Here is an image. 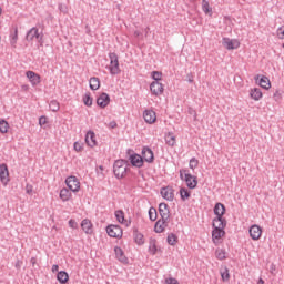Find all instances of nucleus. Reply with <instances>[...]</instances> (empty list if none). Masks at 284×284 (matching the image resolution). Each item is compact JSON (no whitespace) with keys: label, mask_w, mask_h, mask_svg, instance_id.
I'll return each mask as SVG.
<instances>
[{"label":"nucleus","mask_w":284,"mask_h":284,"mask_svg":"<svg viewBox=\"0 0 284 284\" xmlns=\"http://www.w3.org/2000/svg\"><path fill=\"white\" fill-rule=\"evenodd\" d=\"M180 179L185 181L186 187H189V190H195L196 185H199V180H196V176L187 173V170L185 169L180 170Z\"/></svg>","instance_id":"1"},{"label":"nucleus","mask_w":284,"mask_h":284,"mask_svg":"<svg viewBox=\"0 0 284 284\" xmlns=\"http://www.w3.org/2000/svg\"><path fill=\"white\" fill-rule=\"evenodd\" d=\"M128 172V164L124 160H116L113 164V173L116 179H123Z\"/></svg>","instance_id":"2"},{"label":"nucleus","mask_w":284,"mask_h":284,"mask_svg":"<svg viewBox=\"0 0 284 284\" xmlns=\"http://www.w3.org/2000/svg\"><path fill=\"white\" fill-rule=\"evenodd\" d=\"M227 222H213L212 239L219 241L222 236H225V227Z\"/></svg>","instance_id":"3"},{"label":"nucleus","mask_w":284,"mask_h":284,"mask_svg":"<svg viewBox=\"0 0 284 284\" xmlns=\"http://www.w3.org/2000/svg\"><path fill=\"white\" fill-rule=\"evenodd\" d=\"M109 59H110V65L106 68L110 71V74L112 75L120 74L121 68L119 67V55H116V53L114 52H110Z\"/></svg>","instance_id":"4"},{"label":"nucleus","mask_w":284,"mask_h":284,"mask_svg":"<svg viewBox=\"0 0 284 284\" xmlns=\"http://www.w3.org/2000/svg\"><path fill=\"white\" fill-rule=\"evenodd\" d=\"M213 212L216 216L215 219H213V222H215V223L227 222L223 217V214H225V205L223 203L217 202L213 209Z\"/></svg>","instance_id":"5"},{"label":"nucleus","mask_w":284,"mask_h":284,"mask_svg":"<svg viewBox=\"0 0 284 284\" xmlns=\"http://www.w3.org/2000/svg\"><path fill=\"white\" fill-rule=\"evenodd\" d=\"M65 185L71 192H79L81 190V182L74 175H70L65 179Z\"/></svg>","instance_id":"6"},{"label":"nucleus","mask_w":284,"mask_h":284,"mask_svg":"<svg viewBox=\"0 0 284 284\" xmlns=\"http://www.w3.org/2000/svg\"><path fill=\"white\" fill-rule=\"evenodd\" d=\"M106 233L111 239H121L123 236V229L119 225H109L106 226Z\"/></svg>","instance_id":"7"},{"label":"nucleus","mask_w":284,"mask_h":284,"mask_svg":"<svg viewBox=\"0 0 284 284\" xmlns=\"http://www.w3.org/2000/svg\"><path fill=\"white\" fill-rule=\"evenodd\" d=\"M0 182L2 185H8L10 183V171H8V164H0Z\"/></svg>","instance_id":"8"},{"label":"nucleus","mask_w":284,"mask_h":284,"mask_svg":"<svg viewBox=\"0 0 284 284\" xmlns=\"http://www.w3.org/2000/svg\"><path fill=\"white\" fill-rule=\"evenodd\" d=\"M141 154L143 163L144 161L146 163H154V151H152V149L149 146H143Z\"/></svg>","instance_id":"9"},{"label":"nucleus","mask_w":284,"mask_h":284,"mask_svg":"<svg viewBox=\"0 0 284 284\" xmlns=\"http://www.w3.org/2000/svg\"><path fill=\"white\" fill-rule=\"evenodd\" d=\"M223 45L226 50H239V48H241V42H239V40L223 38Z\"/></svg>","instance_id":"10"},{"label":"nucleus","mask_w":284,"mask_h":284,"mask_svg":"<svg viewBox=\"0 0 284 284\" xmlns=\"http://www.w3.org/2000/svg\"><path fill=\"white\" fill-rule=\"evenodd\" d=\"M159 214L163 221H170V206L165 202L159 204Z\"/></svg>","instance_id":"11"},{"label":"nucleus","mask_w":284,"mask_h":284,"mask_svg":"<svg viewBox=\"0 0 284 284\" xmlns=\"http://www.w3.org/2000/svg\"><path fill=\"white\" fill-rule=\"evenodd\" d=\"M169 223H170V220H163V217H161L160 220L156 221L154 225V232L156 234H163Z\"/></svg>","instance_id":"12"},{"label":"nucleus","mask_w":284,"mask_h":284,"mask_svg":"<svg viewBox=\"0 0 284 284\" xmlns=\"http://www.w3.org/2000/svg\"><path fill=\"white\" fill-rule=\"evenodd\" d=\"M97 105H99V108H108V105H110V95L105 92L101 93L98 98H97Z\"/></svg>","instance_id":"13"},{"label":"nucleus","mask_w":284,"mask_h":284,"mask_svg":"<svg viewBox=\"0 0 284 284\" xmlns=\"http://www.w3.org/2000/svg\"><path fill=\"white\" fill-rule=\"evenodd\" d=\"M248 233L253 241H258V239H261V234H263V230L261 226L254 224L250 227Z\"/></svg>","instance_id":"14"},{"label":"nucleus","mask_w":284,"mask_h":284,"mask_svg":"<svg viewBox=\"0 0 284 284\" xmlns=\"http://www.w3.org/2000/svg\"><path fill=\"white\" fill-rule=\"evenodd\" d=\"M27 41H34V39H38V41H41L43 39L41 34L39 33V29L33 27L31 28L26 36Z\"/></svg>","instance_id":"15"},{"label":"nucleus","mask_w":284,"mask_h":284,"mask_svg":"<svg viewBox=\"0 0 284 284\" xmlns=\"http://www.w3.org/2000/svg\"><path fill=\"white\" fill-rule=\"evenodd\" d=\"M129 161L133 168H143V158L138 153L131 154Z\"/></svg>","instance_id":"16"},{"label":"nucleus","mask_w":284,"mask_h":284,"mask_svg":"<svg viewBox=\"0 0 284 284\" xmlns=\"http://www.w3.org/2000/svg\"><path fill=\"white\" fill-rule=\"evenodd\" d=\"M160 194L165 201H174V189L170 186L162 187Z\"/></svg>","instance_id":"17"},{"label":"nucleus","mask_w":284,"mask_h":284,"mask_svg":"<svg viewBox=\"0 0 284 284\" xmlns=\"http://www.w3.org/2000/svg\"><path fill=\"white\" fill-rule=\"evenodd\" d=\"M143 119L145 123L152 125V123H155L156 121V112H154V110H145L143 112Z\"/></svg>","instance_id":"18"},{"label":"nucleus","mask_w":284,"mask_h":284,"mask_svg":"<svg viewBox=\"0 0 284 284\" xmlns=\"http://www.w3.org/2000/svg\"><path fill=\"white\" fill-rule=\"evenodd\" d=\"M150 90L154 97H160V94H163V84L161 82L153 81L150 84Z\"/></svg>","instance_id":"19"},{"label":"nucleus","mask_w":284,"mask_h":284,"mask_svg":"<svg viewBox=\"0 0 284 284\" xmlns=\"http://www.w3.org/2000/svg\"><path fill=\"white\" fill-rule=\"evenodd\" d=\"M26 74L32 85H39L41 83V75L34 71H27Z\"/></svg>","instance_id":"20"},{"label":"nucleus","mask_w":284,"mask_h":284,"mask_svg":"<svg viewBox=\"0 0 284 284\" xmlns=\"http://www.w3.org/2000/svg\"><path fill=\"white\" fill-rule=\"evenodd\" d=\"M85 143L89 145V148L97 146V134L94 131H88L85 134Z\"/></svg>","instance_id":"21"},{"label":"nucleus","mask_w":284,"mask_h":284,"mask_svg":"<svg viewBox=\"0 0 284 284\" xmlns=\"http://www.w3.org/2000/svg\"><path fill=\"white\" fill-rule=\"evenodd\" d=\"M114 253H115V257L118 258V261H120V263H124V264L128 263V257L125 256L123 248L115 246Z\"/></svg>","instance_id":"22"},{"label":"nucleus","mask_w":284,"mask_h":284,"mask_svg":"<svg viewBox=\"0 0 284 284\" xmlns=\"http://www.w3.org/2000/svg\"><path fill=\"white\" fill-rule=\"evenodd\" d=\"M250 97L253 101H261L263 99V91L260 88L251 89Z\"/></svg>","instance_id":"23"},{"label":"nucleus","mask_w":284,"mask_h":284,"mask_svg":"<svg viewBox=\"0 0 284 284\" xmlns=\"http://www.w3.org/2000/svg\"><path fill=\"white\" fill-rule=\"evenodd\" d=\"M115 219L119 223H122V225H125L126 227L130 225V222L125 220V213L122 210L115 211Z\"/></svg>","instance_id":"24"},{"label":"nucleus","mask_w":284,"mask_h":284,"mask_svg":"<svg viewBox=\"0 0 284 284\" xmlns=\"http://www.w3.org/2000/svg\"><path fill=\"white\" fill-rule=\"evenodd\" d=\"M81 227L85 234H92V222L89 219H84L81 222Z\"/></svg>","instance_id":"25"},{"label":"nucleus","mask_w":284,"mask_h":284,"mask_svg":"<svg viewBox=\"0 0 284 284\" xmlns=\"http://www.w3.org/2000/svg\"><path fill=\"white\" fill-rule=\"evenodd\" d=\"M89 87H90V90H93V91L99 90L101 88V80H99V78L97 77L90 78Z\"/></svg>","instance_id":"26"},{"label":"nucleus","mask_w":284,"mask_h":284,"mask_svg":"<svg viewBox=\"0 0 284 284\" xmlns=\"http://www.w3.org/2000/svg\"><path fill=\"white\" fill-rule=\"evenodd\" d=\"M258 84L261 88H263L264 90H270V88H272V83L270 82V78L263 75L260 81Z\"/></svg>","instance_id":"27"},{"label":"nucleus","mask_w":284,"mask_h":284,"mask_svg":"<svg viewBox=\"0 0 284 284\" xmlns=\"http://www.w3.org/2000/svg\"><path fill=\"white\" fill-rule=\"evenodd\" d=\"M57 280L59 281V283L65 284L68 283V281H70V276L68 275V272L60 271L58 272Z\"/></svg>","instance_id":"28"},{"label":"nucleus","mask_w":284,"mask_h":284,"mask_svg":"<svg viewBox=\"0 0 284 284\" xmlns=\"http://www.w3.org/2000/svg\"><path fill=\"white\" fill-rule=\"evenodd\" d=\"M165 143L166 145H170V148H174V145H176V136H174L173 133H168L165 135Z\"/></svg>","instance_id":"29"},{"label":"nucleus","mask_w":284,"mask_h":284,"mask_svg":"<svg viewBox=\"0 0 284 284\" xmlns=\"http://www.w3.org/2000/svg\"><path fill=\"white\" fill-rule=\"evenodd\" d=\"M71 196H72V192H70V190H68L65 187L60 190V199H61V201H63V202L70 201Z\"/></svg>","instance_id":"30"},{"label":"nucleus","mask_w":284,"mask_h":284,"mask_svg":"<svg viewBox=\"0 0 284 284\" xmlns=\"http://www.w3.org/2000/svg\"><path fill=\"white\" fill-rule=\"evenodd\" d=\"M166 243L169 245H176L179 243V237L174 233H170L166 237Z\"/></svg>","instance_id":"31"},{"label":"nucleus","mask_w":284,"mask_h":284,"mask_svg":"<svg viewBox=\"0 0 284 284\" xmlns=\"http://www.w3.org/2000/svg\"><path fill=\"white\" fill-rule=\"evenodd\" d=\"M8 130H10V124H8V121L0 120V132H1V134H8Z\"/></svg>","instance_id":"32"},{"label":"nucleus","mask_w":284,"mask_h":284,"mask_svg":"<svg viewBox=\"0 0 284 284\" xmlns=\"http://www.w3.org/2000/svg\"><path fill=\"white\" fill-rule=\"evenodd\" d=\"M19 40V29H14V33L11 36L10 44L12 48H17V41Z\"/></svg>","instance_id":"33"},{"label":"nucleus","mask_w":284,"mask_h":284,"mask_svg":"<svg viewBox=\"0 0 284 284\" xmlns=\"http://www.w3.org/2000/svg\"><path fill=\"white\" fill-rule=\"evenodd\" d=\"M92 95L90 94V92L85 93L83 97V103L84 105H87V108H92Z\"/></svg>","instance_id":"34"},{"label":"nucleus","mask_w":284,"mask_h":284,"mask_svg":"<svg viewBox=\"0 0 284 284\" xmlns=\"http://www.w3.org/2000/svg\"><path fill=\"white\" fill-rule=\"evenodd\" d=\"M180 196H181L182 201H187V199H190V191H187V189H185V187H181Z\"/></svg>","instance_id":"35"},{"label":"nucleus","mask_w":284,"mask_h":284,"mask_svg":"<svg viewBox=\"0 0 284 284\" xmlns=\"http://www.w3.org/2000/svg\"><path fill=\"white\" fill-rule=\"evenodd\" d=\"M149 252H150V254H152V256H154V254H156V240H151L149 242Z\"/></svg>","instance_id":"36"},{"label":"nucleus","mask_w":284,"mask_h":284,"mask_svg":"<svg viewBox=\"0 0 284 284\" xmlns=\"http://www.w3.org/2000/svg\"><path fill=\"white\" fill-rule=\"evenodd\" d=\"M225 250H223V248H217L216 251H215V256H216V258L219 260V261H225V258H226V256H225Z\"/></svg>","instance_id":"37"},{"label":"nucleus","mask_w":284,"mask_h":284,"mask_svg":"<svg viewBox=\"0 0 284 284\" xmlns=\"http://www.w3.org/2000/svg\"><path fill=\"white\" fill-rule=\"evenodd\" d=\"M202 10L205 14H210V12H212V8L210 7V2H207L206 0L202 1Z\"/></svg>","instance_id":"38"},{"label":"nucleus","mask_w":284,"mask_h":284,"mask_svg":"<svg viewBox=\"0 0 284 284\" xmlns=\"http://www.w3.org/2000/svg\"><path fill=\"white\" fill-rule=\"evenodd\" d=\"M49 108L51 110V112H59V102L57 100H52L49 104Z\"/></svg>","instance_id":"39"},{"label":"nucleus","mask_w":284,"mask_h":284,"mask_svg":"<svg viewBox=\"0 0 284 284\" xmlns=\"http://www.w3.org/2000/svg\"><path fill=\"white\" fill-rule=\"evenodd\" d=\"M134 241L138 245H143V243H145V241L143 240L142 233H135Z\"/></svg>","instance_id":"40"},{"label":"nucleus","mask_w":284,"mask_h":284,"mask_svg":"<svg viewBox=\"0 0 284 284\" xmlns=\"http://www.w3.org/2000/svg\"><path fill=\"white\" fill-rule=\"evenodd\" d=\"M189 166L191 170H196V168H199V160H196V158H192L189 162Z\"/></svg>","instance_id":"41"},{"label":"nucleus","mask_w":284,"mask_h":284,"mask_svg":"<svg viewBox=\"0 0 284 284\" xmlns=\"http://www.w3.org/2000/svg\"><path fill=\"white\" fill-rule=\"evenodd\" d=\"M222 281H230V270L227 267H224V270L221 272Z\"/></svg>","instance_id":"42"},{"label":"nucleus","mask_w":284,"mask_h":284,"mask_svg":"<svg viewBox=\"0 0 284 284\" xmlns=\"http://www.w3.org/2000/svg\"><path fill=\"white\" fill-rule=\"evenodd\" d=\"M151 77L154 81L159 82L161 81V77H163V73H161L160 71H153L151 73Z\"/></svg>","instance_id":"43"},{"label":"nucleus","mask_w":284,"mask_h":284,"mask_svg":"<svg viewBox=\"0 0 284 284\" xmlns=\"http://www.w3.org/2000/svg\"><path fill=\"white\" fill-rule=\"evenodd\" d=\"M149 219L150 221H156V209L151 207L149 210Z\"/></svg>","instance_id":"44"},{"label":"nucleus","mask_w":284,"mask_h":284,"mask_svg":"<svg viewBox=\"0 0 284 284\" xmlns=\"http://www.w3.org/2000/svg\"><path fill=\"white\" fill-rule=\"evenodd\" d=\"M73 150H75V152H83V143L74 142Z\"/></svg>","instance_id":"45"},{"label":"nucleus","mask_w":284,"mask_h":284,"mask_svg":"<svg viewBox=\"0 0 284 284\" xmlns=\"http://www.w3.org/2000/svg\"><path fill=\"white\" fill-rule=\"evenodd\" d=\"M69 227H71L72 230H77V227H79V224L75 220H69Z\"/></svg>","instance_id":"46"},{"label":"nucleus","mask_w":284,"mask_h":284,"mask_svg":"<svg viewBox=\"0 0 284 284\" xmlns=\"http://www.w3.org/2000/svg\"><path fill=\"white\" fill-rule=\"evenodd\" d=\"M48 123V118L45 115L40 116L39 125H45Z\"/></svg>","instance_id":"47"},{"label":"nucleus","mask_w":284,"mask_h":284,"mask_svg":"<svg viewBox=\"0 0 284 284\" xmlns=\"http://www.w3.org/2000/svg\"><path fill=\"white\" fill-rule=\"evenodd\" d=\"M277 37L278 39H284V30H283V27H280L277 29Z\"/></svg>","instance_id":"48"},{"label":"nucleus","mask_w":284,"mask_h":284,"mask_svg":"<svg viewBox=\"0 0 284 284\" xmlns=\"http://www.w3.org/2000/svg\"><path fill=\"white\" fill-rule=\"evenodd\" d=\"M60 12H68V7L65 4H59Z\"/></svg>","instance_id":"49"},{"label":"nucleus","mask_w":284,"mask_h":284,"mask_svg":"<svg viewBox=\"0 0 284 284\" xmlns=\"http://www.w3.org/2000/svg\"><path fill=\"white\" fill-rule=\"evenodd\" d=\"M166 284H179V281H176V278H168L166 280Z\"/></svg>","instance_id":"50"},{"label":"nucleus","mask_w":284,"mask_h":284,"mask_svg":"<svg viewBox=\"0 0 284 284\" xmlns=\"http://www.w3.org/2000/svg\"><path fill=\"white\" fill-rule=\"evenodd\" d=\"M189 114H191L192 116H194V119H196V111L192 108H189Z\"/></svg>","instance_id":"51"},{"label":"nucleus","mask_w":284,"mask_h":284,"mask_svg":"<svg viewBox=\"0 0 284 284\" xmlns=\"http://www.w3.org/2000/svg\"><path fill=\"white\" fill-rule=\"evenodd\" d=\"M186 79L190 83H194V77L192 75V73L187 74Z\"/></svg>","instance_id":"52"},{"label":"nucleus","mask_w":284,"mask_h":284,"mask_svg":"<svg viewBox=\"0 0 284 284\" xmlns=\"http://www.w3.org/2000/svg\"><path fill=\"white\" fill-rule=\"evenodd\" d=\"M52 272H59V265L53 264L52 265Z\"/></svg>","instance_id":"53"},{"label":"nucleus","mask_w":284,"mask_h":284,"mask_svg":"<svg viewBox=\"0 0 284 284\" xmlns=\"http://www.w3.org/2000/svg\"><path fill=\"white\" fill-rule=\"evenodd\" d=\"M30 263H31L32 265H36V264H37V257H31Z\"/></svg>","instance_id":"54"},{"label":"nucleus","mask_w":284,"mask_h":284,"mask_svg":"<svg viewBox=\"0 0 284 284\" xmlns=\"http://www.w3.org/2000/svg\"><path fill=\"white\" fill-rule=\"evenodd\" d=\"M110 128H112V129L116 128V122H114V121L110 122Z\"/></svg>","instance_id":"55"},{"label":"nucleus","mask_w":284,"mask_h":284,"mask_svg":"<svg viewBox=\"0 0 284 284\" xmlns=\"http://www.w3.org/2000/svg\"><path fill=\"white\" fill-rule=\"evenodd\" d=\"M134 37H141V32L140 31H134Z\"/></svg>","instance_id":"56"},{"label":"nucleus","mask_w":284,"mask_h":284,"mask_svg":"<svg viewBox=\"0 0 284 284\" xmlns=\"http://www.w3.org/2000/svg\"><path fill=\"white\" fill-rule=\"evenodd\" d=\"M257 284H265V281H263V278H260Z\"/></svg>","instance_id":"57"},{"label":"nucleus","mask_w":284,"mask_h":284,"mask_svg":"<svg viewBox=\"0 0 284 284\" xmlns=\"http://www.w3.org/2000/svg\"><path fill=\"white\" fill-rule=\"evenodd\" d=\"M150 31V27H146L145 29H144V32H145V34L148 36V32Z\"/></svg>","instance_id":"58"},{"label":"nucleus","mask_w":284,"mask_h":284,"mask_svg":"<svg viewBox=\"0 0 284 284\" xmlns=\"http://www.w3.org/2000/svg\"><path fill=\"white\" fill-rule=\"evenodd\" d=\"M32 192V189H27V194H30Z\"/></svg>","instance_id":"59"},{"label":"nucleus","mask_w":284,"mask_h":284,"mask_svg":"<svg viewBox=\"0 0 284 284\" xmlns=\"http://www.w3.org/2000/svg\"><path fill=\"white\" fill-rule=\"evenodd\" d=\"M99 170H100L101 172H103V165H100V166H99Z\"/></svg>","instance_id":"60"},{"label":"nucleus","mask_w":284,"mask_h":284,"mask_svg":"<svg viewBox=\"0 0 284 284\" xmlns=\"http://www.w3.org/2000/svg\"><path fill=\"white\" fill-rule=\"evenodd\" d=\"M276 95H278V91H276V92L274 93V97H276Z\"/></svg>","instance_id":"61"},{"label":"nucleus","mask_w":284,"mask_h":284,"mask_svg":"<svg viewBox=\"0 0 284 284\" xmlns=\"http://www.w3.org/2000/svg\"><path fill=\"white\" fill-rule=\"evenodd\" d=\"M1 12H3V10L0 8V14H1Z\"/></svg>","instance_id":"62"},{"label":"nucleus","mask_w":284,"mask_h":284,"mask_svg":"<svg viewBox=\"0 0 284 284\" xmlns=\"http://www.w3.org/2000/svg\"><path fill=\"white\" fill-rule=\"evenodd\" d=\"M189 1L194 2V1H196V0H189Z\"/></svg>","instance_id":"63"}]
</instances>
